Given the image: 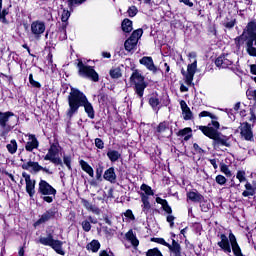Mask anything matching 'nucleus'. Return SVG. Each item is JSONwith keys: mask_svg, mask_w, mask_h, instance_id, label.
Masks as SVG:
<instances>
[{"mask_svg": "<svg viewBox=\"0 0 256 256\" xmlns=\"http://www.w3.org/2000/svg\"><path fill=\"white\" fill-rule=\"evenodd\" d=\"M243 37L248 43V41H254V45H256V23L249 22L246 29L243 32Z\"/></svg>", "mask_w": 256, "mask_h": 256, "instance_id": "12", "label": "nucleus"}, {"mask_svg": "<svg viewBox=\"0 0 256 256\" xmlns=\"http://www.w3.org/2000/svg\"><path fill=\"white\" fill-rule=\"evenodd\" d=\"M180 107L182 109L183 119L185 121H191V119H193V112H191V109L187 106V102H185V100L180 102Z\"/></svg>", "mask_w": 256, "mask_h": 256, "instance_id": "21", "label": "nucleus"}, {"mask_svg": "<svg viewBox=\"0 0 256 256\" xmlns=\"http://www.w3.org/2000/svg\"><path fill=\"white\" fill-rule=\"evenodd\" d=\"M137 7L136 6H130L128 9V16L129 17H135V15H137Z\"/></svg>", "mask_w": 256, "mask_h": 256, "instance_id": "51", "label": "nucleus"}, {"mask_svg": "<svg viewBox=\"0 0 256 256\" xmlns=\"http://www.w3.org/2000/svg\"><path fill=\"white\" fill-rule=\"evenodd\" d=\"M143 37V29L135 30L131 36L125 41L124 48L126 51L131 52L135 47H137V43H139V39Z\"/></svg>", "mask_w": 256, "mask_h": 256, "instance_id": "8", "label": "nucleus"}, {"mask_svg": "<svg viewBox=\"0 0 256 256\" xmlns=\"http://www.w3.org/2000/svg\"><path fill=\"white\" fill-rule=\"evenodd\" d=\"M140 65H144L148 71H151L152 73H157V66H155V63L153 62V58L150 56H144L139 60Z\"/></svg>", "mask_w": 256, "mask_h": 256, "instance_id": "17", "label": "nucleus"}, {"mask_svg": "<svg viewBox=\"0 0 256 256\" xmlns=\"http://www.w3.org/2000/svg\"><path fill=\"white\" fill-rule=\"evenodd\" d=\"M160 101H159V98L157 96H152L150 97L149 99V105L150 107H152L153 111H159V105H160Z\"/></svg>", "mask_w": 256, "mask_h": 256, "instance_id": "36", "label": "nucleus"}, {"mask_svg": "<svg viewBox=\"0 0 256 256\" xmlns=\"http://www.w3.org/2000/svg\"><path fill=\"white\" fill-rule=\"evenodd\" d=\"M29 83L32 87H36L37 89L41 87V84L33 79V74H29Z\"/></svg>", "mask_w": 256, "mask_h": 256, "instance_id": "48", "label": "nucleus"}, {"mask_svg": "<svg viewBox=\"0 0 256 256\" xmlns=\"http://www.w3.org/2000/svg\"><path fill=\"white\" fill-rule=\"evenodd\" d=\"M88 251H92V253H97L99 249H101V243H99V240H92L88 245H87Z\"/></svg>", "mask_w": 256, "mask_h": 256, "instance_id": "35", "label": "nucleus"}, {"mask_svg": "<svg viewBox=\"0 0 256 256\" xmlns=\"http://www.w3.org/2000/svg\"><path fill=\"white\" fill-rule=\"evenodd\" d=\"M236 178L239 180L240 183H244V181H247V178L245 177V171L239 170L236 174Z\"/></svg>", "mask_w": 256, "mask_h": 256, "instance_id": "45", "label": "nucleus"}, {"mask_svg": "<svg viewBox=\"0 0 256 256\" xmlns=\"http://www.w3.org/2000/svg\"><path fill=\"white\" fill-rule=\"evenodd\" d=\"M246 95L248 97V99H253V101L256 102V90L250 89L246 91Z\"/></svg>", "mask_w": 256, "mask_h": 256, "instance_id": "49", "label": "nucleus"}, {"mask_svg": "<svg viewBox=\"0 0 256 256\" xmlns=\"http://www.w3.org/2000/svg\"><path fill=\"white\" fill-rule=\"evenodd\" d=\"M110 76L112 79H119V77H121V69L115 68L110 70Z\"/></svg>", "mask_w": 256, "mask_h": 256, "instance_id": "43", "label": "nucleus"}, {"mask_svg": "<svg viewBox=\"0 0 256 256\" xmlns=\"http://www.w3.org/2000/svg\"><path fill=\"white\" fill-rule=\"evenodd\" d=\"M7 15H9V11L7 9H3V0H0V21L1 23H7Z\"/></svg>", "mask_w": 256, "mask_h": 256, "instance_id": "37", "label": "nucleus"}, {"mask_svg": "<svg viewBox=\"0 0 256 256\" xmlns=\"http://www.w3.org/2000/svg\"><path fill=\"white\" fill-rule=\"evenodd\" d=\"M56 214H57V211L55 210V208H51V209L47 210L35 222V224H34L35 227H39V225H43V223H47V221H51V219H53Z\"/></svg>", "mask_w": 256, "mask_h": 256, "instance_id": "14", "label": "nucleus"}, {"mask_svg": "<svg viewBox=\"0 0 256 256\" xmlns=\"http://www.w3.org/2000/svg\"><path fill=\"white\" fill-rule=\"evenodd\" d=\"M54 242L55 239H53V234H48L46 237L41 236L39 238V243H41V245H45L46 247H52Z\"/></svg>", "mask_w": 256, "mask_h": 256, "instance_id": "28", "label": "nucleus"}, {"mask_svg": "<svg viewBox=\"0 0 256 256\" xmlns=\"http://www.w3.org/2000/svg\"><path fill=\"white\" fill-rule=\"evenodd\" d=\"M82 228H83V231H86V233H89V231H91V222L87 220L83 221Z\"/></svg>", "mask_w": 256, "mask_h": 256, "instance_id": "50", "label": "nucleus"}, {"mask_svg": "<svg viewBox=\"0 0 256 256\" xmlns=\"http://www.w3.org/2000/svg\"><path fill=\"white\" fill-rule=\"evenodd\" d=\"M80 167L89 175V177H95V171L93 170V167L89 165V163L85 162L84 160H80Z\"/></svg>", "mask_w": 256, "mask_h": 256, "instance_id": "27", "label": "nucleus"}, {"mask_svg": "<svg viewBox=\"0 0 256 256\" xmlns=\"http://www.w3.org/2000/svg\"><path fill=\"white\" fill-rule=\"evenodd\" d=\"M245 191L242 192V197H253L256 193V182L251 184L250 182H246Z\"/></svg>", "mask_w": 256, "mask_h": 256, "instance_id": "23", "label": "nucleus"}, {"mask_svg": "<svg viewBox=\"0 0 256 256\" xmlns=\"http://www.w3.org/2000/svg\"><path fill=\"white\" fill-rule=\"evenodd\" d=\"M103 178L105 181H109L110 183H115L117 181V174H115V168L110 167L104 172Z\"/></svg>", "mask_w": 256, "mask_h": 256, "instance_id": "24", "label": "nucleus"}, {"mask_svg": "<svg viewBox=\"0 0 256 256\" xmlns=\"http://www.w3.org/2000/svg\"><path fill=\"white\" fill-rule=\"evenodd\" d=\"M250 71H251V73H252L253 75H256V64H252V65L250 66Z\"/></svg>", "mask_w": 256, "mask_h": 256, "instance_id": "64", "label": "nucleus"}, {"mask_svg": "<svg viewBox=\"0 0 256 256\" xmlns=\"http://www.w3.org/2000/svg\"><path fill=\"white\" fill-rule=\"evenodd\" d=\"M121 27L124 33H131V31H133V21H131L129 18H125L122 21Z\"/></svg>", "mask_w": 256, "mask_h": 256, "instance_id": "30", "label": "nucleus"}, {"mask_svg": "<svg viewBox=\"0 0 256 256\" xmlns=\"http://www.w3.org/2000/svg\"><path fill=\"white\" fill-rule=\"evenodd\" d=\"M41 171H44V173H46L47 175H53V170H51L47 167L42 166Z\"/></svg>", "mask_w": 256, "mask_h": 256, "instance_id": "60", "label": "nucleus"}, {"mask_svg": "<svg viewBox=\"0 0 256 256\" xmlns=\"http://www.w3.org/2000/svg\"><path fill=\"white\" fill-rule=\"evenodd\" d=\"M220 171L221 173H224V175H226V177H231V170L229 169V166H227L226 164H221L220 165Z\"/></svg>", "mask_w": 256, "mask_h": 256, "instance_id": "42", "label": "nucleus"}, {"mask_svg": "<svg viewBox=\"0 0 256 256\" xmlns=\"http://www.w3.org/2000/svg\"><path fill=\"white\" fill-rule=\"evenodd\" d=\"M181 73L185 77L186 85H191L193 83L195 73H197V60H194L191 64L187 66V73L184 69H182Z\"/></svg>", "mask_w": 256, "mask_h": 256, "instance_id": "10", "label": "nucleus"}, {"mask_svg": "<svg viewBox=\"0 0 256 256\" xmlns=\"http://www.w3.org/2000/svg\"><path fill=\"white\" fill-rule=\"evenodd\" d=\"M130 83H133L135 93L141 99L145 93V89H147V82H145V77L139 73V70L133 71L130 76Z\"/></svg>", "mask_w": 256, "mask_h": 256, "instance_id": "5", "label": "nucleus"}, {"mask_svg": "<svg viewBox=\"0 0 256 256\" xmlns=\"http://www.w3.org/2000/svg\"><path fill=\"white\" fill-rule=\"evenodd\" d=\"M87 0H68L69 7H73V5H81L85 3Z\"/></svg>", "mask_w": 256, "mask_h": 256, "instance_id": "55", "label": "nucleus"}, {"mask_svg": "<svg viewBox=\"0 0 256 256\" xmlns=\"http://www.w3.org/2000/svg\"><path fill=\"white\" fill-rule=\"evenodd\" d=\"M189 133H191V128H184L178 132L179 137H185V141L189 139Z\"/></svg>", "mask_w": 256, "mask_h": 256, "instance_id": "41", "label": "nucleus"}, {"mask_svg": "<svg viewBox=\"0 0 256 256\" xmlns=\"http://www.w3.org/2000/svg\"><path fill=\"white\" fill-rule=\"evenodd\" d=\"M25 181H26V192L28 193L29 197L35 196V180H31V175L27 173L22 174Z\"/></svg>", "mask_w": 256, "mask_h": 256, "instance_id": "16", "label": "nucleus"}, {"mask_svg": "<svg viewBox=\"0 0 256 256\" xmlns=\"http://www.w3.org/2000/svg\"><path fill=\"white\" fill-rule=\"evenodd\" d=\"M240 135L245 141H253V126L251 124L244 122L239 126Z\"/></svg>", "mask_w": 256, "mask_h": 256, "instance_id": "13", "label": "nucleus"}, {"mask_svg": "<svg viewBox=\"0 0 256 256\" xmlns=\"http://www.w3.org/2000/svg\"><path fill=\"white\" fill-rule=\"evenodd\" d=\"M141 191H144V195H155V193L153 192V189H151V187L147 184H142L140 187Z\"/></svg>", "mask_w": 256, "mask_h": 256, "instance_id": "40", "label": "nucleus"}, {"mask_svg": "<svg viewBox=\"0 0 256 256\" xmlns=\"http://www.w3.org/2000/svg\"><path fill=\"white\" fill-rule=\"evenodd\" d=\"M77 68L79 77L90 79V81H94V83L99 81V74L93 69V66L85 65L83 61L79 60Z\"/></svg>", "mask_w": 256, "mask_h": 256, "instance_id": "6", "label": "nucleus"}, {"mask_svg": "<svg viewBox=\"0 0 256 256\" xmlns=\"http://www.w3.org/2000/svg\"><path fill=\"white\" fill-rule=\"evenodd\" d=\"M156 203H158L159 205H162V209H164V211L169 215L173 213V210L171 209V206H169V203L167 202V200L162 199L161 197H157Z\"/></svg>", "mask_w": 256, "mask_h": 256, "instance_id": "31", "label": "nucleus"}, {"mask_svg": "<svg viewBox=\"0 0 256 256\" xmlns=\"http://www.w3.org/2000/svg\"><path fill=\"white\" fill-rule=\"evenodd\" d=\"M189 60L193 63L194 61H197V53L191 52L188 54Z\"/></svg>", "mask_w": 256, "mask_h": 256, "instance_id": "58", "label": "nucleus"}, {"mask_svg": "<svg viewBox=\"0 0 256 256\" xmlns=\"http://www.w3.org/2000/svg\"><path fill=\"white\" fill-rule=\"evenodd\" d=\"M44 161H50L54 165H63V160L59 158V147L57 144H51L48 153L44 156Z\"/></svg>", "mask_w": 256, "mask_h": 256, "instance_id": "9", "label": "nucleus"}, {"mask_svg": "<svg viewBox=\"0 0 256 256\" xmlns=\"http://www.w3.org/2000/svg\"><path fill=\"white\" fill-rule=\"evenodd\" d=\"M175 216L173 215H168L167 216V222L170 223V227L171 229H173V227L175 226Z\"/></svg>", "mask_w": 256, "mask_h": 256, "instance_id": "56", "label": "nucleus"}, {"mask_svg": "<svg viewBox=\"0 0 256 256\" xmlns=\"http://www.w3.org/2000/svg\"><path fill=\"white\" fill-rule=\"evenodd\" d=\"M58 253V255H65V251L63 250V242L60 240H54L52 246H50Z\"/></svg>", "mask_w": 256, "mask_h": 256, "instance_id": "32", "label": "nucleus"}, {"mask_svg": "<svg viewBox=\"0 0 256 256\" xmlns=\"http://www.w3.org/2000/svg\"><path fill=\"white\" fill-rule=\"evenodd\" d=\"M71 17V12L69 10H63L62 16H61V21L63 23H66V21H69V18Z\"/></svg>", "mask_w": 256, "mask_h": 256, "instance_id": "46", "label": "nucleus"}, {"mask_svg": "<svg viewBox=\"0 0 256 256\" xmlns=\"http://www.w3.org/2000/svg\"><path fill=\"white\" fill-rule=\"evenodd\" d=\"M88 211H91L95 215H100L101 214V210L99 209V207H97L93 204H92V206H90V208H88Z\"/></svg>", "mask_w": 256, "mask_h": 256, "instance_id": "54", "label": "nucleus"}, {"mask_svg": "<svg viewBox=\"0 0 256 256\" xmlns=\"http://www.w3.org/2000/svg\"><path fill=\"white\" fill-rule=\"evenodd\" d=\"M158 135L161 137H169L171 136V130L169 129V124L167 122H161L157 127Z\"/></svg>", "mask_w": 256, "mask_h": 256, "instance_id": "22", "label": "nucleus"}, {"mask_svg": "<svg viewBox=\"0 0 256 256\" xmlns=\"http://www.w3.org/2000/svg\"><path fill=\"white\" fill-rule=\"evenodd\" d=\"M107 157L112 163H115L116 161H119V159H121V153H119V151L117 150H109L107 152Z\"/></svg>", "mask_w": 256, "mask_h": 256, "instance_id": "34", "label": "nucleus"}, {"mask_svg": "<svg viewBox=\"0 0 256 256\" xmlns=\"http://www.w3.org/2000/svg\"><path fill=\"white\" fill-rule=\"evenodd\" d=\"M146 256H163V253L159 248H152L146 252Z\"/></svg>", "mask_w": 256, "mask_h": 256, "instance_id": "39", "label": "nucleus"}, {"mask_svg": "<svg viewBox=\"0 0 256 256\" xmlns=\"http://www.w3.org/2000/svg\"><path fill=\"white\" fill-rule=\"evenodd\" d=\"M64 165L71 171V156H63Z\"/></svg>", "mask_w": 256, "mask_h": 256, "instance_id": "52", "label": "nucleus"}, {"mask_svg": "<svg viewBox=\"0 0 256 256\" xmlns=\"http://www.w3.org/2000/svg\"><path fill=\"white\" fill-rule=\"evenodd\" d=\"M141 201H142V211L146 215L149 213L151 209V203H149V196L145 195V193H140Z\"/></svg>", "mask_w": 256, "mask_h": 256, "instance_id": "25", "label": "nucleus"}, {"mask_svg": "<svg viewBox=\"0 0 256 256\" xmlns=\"http://www.w3.org/2000/svg\"><path fill=\"white\" fill-rule=\"evenodd\" d=\"M199 117H210V119H212V121H217V119H218L216 115L211 114L210 112H207V111H202L199 114Z\"/></svg>", "mask_w": 256, "mask_h": 256, "instance_id": "44", "label": "nucleus"}, {"mask_svg": "<svg viewBox=\"0 0 256 256\" xmlns=\"http://www.w3.org/2000/svg\"><path fill=\"white\" fill-rule=\"evenodd\" d=\"M215 65L221 69H227L233 65V61L229 59V55H222L215 60Z\"/></svg>", "mask_w": 256, "mask_h": 256, "instance_id": "19", "label": "nucleus"}, {"mask_svg": "<svg viewBox=\"0 0 256 256\" xmlns=\"http://www.w3.org/2000/svg\"><path fill=\"white\" fill-rule=\"evenodd\" d=\"M100 256H115V255L111 251L102 250L100 251Z\"/></svg>", "mask_w": 256, "mask_h": 256, "instance_id": "59", "label": "nucleus"}, {"mask_svg": "<svg viewBox=\"0 0 256 256\" xmlns=\"http://www.w3.org/2000/svg\"><path fill=\"white\" fill-rule=\"evenodd\" d=\"M83 205H84V207L87 209V211H89V209L91 208V206L93 205V204H91L89 201H87V200H84L83 201Z\"/></svg>", "mask_w": 256, "mask_h": 256, "instance_id": "63", "label": "nucleus"}, {"mask_svg": "<svg viewBox=\"0 0 256 256\" xmlns=\"http://www.w3.org/2000/svg\"><path fill=\"white\" fill-rule=\"evenodd\" d=\"M22 169H25V171H30L31 173H39V171L42 169V166L39 165V162H33L30 160L22 164Z\"/></svg>", "mask_w": 256, "mask_h": 256, "instance_id": "20", "label": "nucleus"}, {"mask_svg": "<svg viewBox=\"0 0 256 256\" xmlns=\"http://www.w3.org/2000/svg\"><path fill=\"white\" fill-rule=\"evenodd\" d=\"M6 148L11 153V155H14V153H17V141L11 140L9 144H7Z\"/></svg>", "mask_w": 256, "mask_h": 256, "instance_id": "38", "label": "nucleus"}, {"mask_svg": "<svg viewBox=\"0 0 256 256\" xmlns=\"http://www.w3.org/2000/svg\"><path fill=\"white\" fill-rule=\"evenodd\" d=\"M95 145H96L97 149H104L105 148V143L103 142V140L101 138H96L95 139Z\"/></svg>", "mask_w": 256, "mask_h": 256, "instance_id": "53", "label": "nucleus"}, {"mask_svg": "<svg viewBox=\"0 0 256 256\" xmlns=\"http://www.w3.org/2000/svg\"><path fill=\"white\" fill-rule=\"evenodd\" d=\"M125 217H127L128 219H131V221H135V215H133V211L131 210H127L124 213Z\"/></svg>", "mask_w": 256, "mask_h": 256, "instance_id": "57", "label": "nucleus"}, {"mask_svg": "<svg viewBox=\"0 0 256 256\" xmlns=\"http://www.w3.org/2000/svg\"><path fill=\"white\" fill-rule=\"evenodd\" d=\"M220 124L217 121H212L207 126H199L200 131L209 139H213L214 147L217 145H223L224 147H231L229 143V138L227 136H223V134L219 133Z\"/></svg>", "mask_w": 256, "mask_h": 256, "instance_id": "2", "label": "nucleus"}, {"mask_svg": "<svg viewBox=\"0 0 256 256\" xmlns=\"http://www.w3.org/2000/svg\"><path fill=\"white\" fill-rule=\"evenodd\" d=\"M15 117V114L13 112H0V127L3 129L2 135H7L9 131H11V126H9V118Z\"/></svg>", "mask_w": 256, "mask_h": 256, "instance_id": "11", "label": "nucleus"}, {"mask_svg": "<svg viewBox=\"0 0 256 256\" xmlns=\"http://www.w3.org/2000/svg\"><path fill=\"white\" fill-rule=\"evenodd\" d=\"M45 23L41 21H34L31 24V32L36 39H39L43 33H45Z\"/></svg>", "mask_w": 256, "mask_h": 256, "instance_id": "15", "label": "nucleus"}, {"mask_svg": "<svg viewBox=\"0 0 256 256\" xmlns=\"http://www.w3.org/2000/svg\"><path fill=\"white\" fill-rule=\"evenodd\" d=\"M102 173H103V168H97V170H96L97 179H101Z\"/></svg>", "mask_w": 256, "mask_h": 256, "instance_id": "62", "label": "nucleus"}, {"mask_svg": "<svg viewBox=\"0 0 256 256\" xmlns=\"http://www.w3.org/2000/svg\"><path fill=\"white\" fill-rule=\"evenodd\" d=\"M153 243H158L159 245H163L169 249L170 255L172 256H181V244L177 242L175 239H172V243L169 244L163 238H151Z\"/></svg>", "mask_w": 256, "mask_h": 256, "instance_id": "7", "label": "nucleus"}, {"mask_svg": "<svg viewBox=\"0 0 256 256\" xmlns=\"http://www.w3.org/2000/svg\"><path fill=\"white\" fill-rule=\"evenodd\" d=\"M28 137V141L25 145L26 151H29L30 153L33 152L34 149H39V140H37V137L33 134L26 135Z\"/></svg>", "mask_w": 256, "mask_h": 256, "instance_id": "18", "label": "nucleus"}, {"mask_svg": "<svg viewBox=\"0 0 256 256\" xmlns=\"http://www.w3.org/2000/svg\"><path fill=\"white\" fill-rule=\"evenodd\" d=\"M125 237L128 241H130L133 247H139V239H137V236H135V234L133 233V230H129L126 233Z\"/></svg>", "mask_w": 256, "mask_h": 256, "instance_id": "29", "label": "nucleus"}, {"mask_svg": "<svg viewBox=\"0 0 256 256\" xmlns=\"http://www.w3.org/2000/svg\"><path fill=\"white\" fill-rule=\"evenodd\" d=\"M193 148L197 153H203V149H201L197 143H194Z\"/></svg>", "mask_w": 256, "mask_h": 256, "instance_id": "61", "label": "nucleus"}, {"mask_svg": "<svg viewBox=\"0 0 256 256\" xmlns=\"http://www.w3.org/2000/svg\"><path fill=\"white\" fill-rule=\"evenodd\" d=\"M68 110L66 111L67 119H73V115L79 113V108L83 107L85 113L88 115L89 119H95V109L93 104L89 102L85 93L81 92L77 88H71V91L68 95Z\"/></svg>", "mask_w": 256, "mask_h": 256, "instance_id": "1", "label": "nucleus"}, {"mask_svg": "<svg viewBox=\"0 0 256 256\" xmlns=\"http://www.w3.org/2000/svg\"><path fill=\"white\" fill-rule=\"evenodd\" d=\"M220 241L217 243L218 247L224 251V253H227L228 255L233 252L235 256H243V252H241V247L239 246V243H237V237H235V234L233 232H230L229 238H227V235L221 234L220 235Z\"/></svg>", "mask_w": 256, "mask_h": 256, "instance_id": "3", "label": "nucleus"}, {"mask_svg": "<svg viewBox=\"0 0 256 256\" xmlns=\"http://www.w3.org/2000/svg\"><path fill=\"white\" fill-rule=\"evenodd\" d=\"M255 40L246 42V51L251 57H256V48L254 47Z\"/></svg>", "mask_w": 256, "mask_h": 256, "instance_id": "33", "label": "nucleus"}, {"mask_svg": "<svg viewBox=\"0 0 256 256\" xmlns=\"http://www.w3.org/2000/svg\"><path fill=\"white\" fill-rule=\"evenodd\" d=\"M38 193H40L41 199H43L45 203H53V201H55V195H57V190L47 181L40 180L38 184Z\"/></svg>", "mask_w": 256, "mask_h": 256, "instance_id": "4", "label": "nucleus"}, {"mask_svg": "<svg viewBox=\"0 0 256 256\" xmlns=\"http://www.w3.org/2000/svg\"><path fill=\"white\" fill-rule=\"evenodd\" d=\"M187 199H189L193 203H201V201H203L205 197H203V195H201L197 191H191L187 193Z\"/></svg>", "mask_w": 256, "mask_h": 256, "instance_id": "26", "label": "nucleus"}, {"mask_svg": "<svg viewBox=\"0 0 256 256\" xmlns=\"http://www.w3.org/2000/svg\"><path fill=\"white\" fill-rule=\"evenodd\" d=\"M215 181L218 185H225L227 183V178L223 175H217Z\"/></svg>", "mask_w": 256, "mask_h": 256, "instance_id": "47", "label": "nucleus"}]
</instances>
